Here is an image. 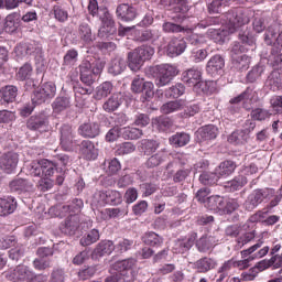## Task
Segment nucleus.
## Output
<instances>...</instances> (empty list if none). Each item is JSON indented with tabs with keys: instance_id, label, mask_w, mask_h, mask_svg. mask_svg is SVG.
<instances>
[{
	"instance_id": "obj_57",
	"label": "nucleus",
	"mask_w": 282,
	"mask_h": 282,
	"mask_svg": "<svg viewBox=\"0 0 282 282\" xmlns=\"http://www.w3.org/2000/svg\"><path fill=\"white\" fill-rule=\"evenodd\" d=\"M160 36H161L160 30L149 29L142 32L141 41H151L152 43H155V41H158Z\"/></svg>"
},
{
	"instance_id": "obj_19",
	"label": "nucleus",
	"mask_w": 282,
	"mask_h": 282,
	"mask_svg": "<svg viewBox=\"0 0 282 282\" xmlns=\"http://www.w3.org/2000/svg\"><path fill=\"white\" fill-rule=\"evenodd\" d=\"M116 13L118 19L126 22L133 21L138 14V12L135 11V8H133V6H130L128 3L119 4L117 7Z\"/></svg>"
},
{
	"instance_id": "obj_53",
	"label": "nucleus",
	"mask_w": 282,
	"mask_h": 282,
	"mask_svg": "<svg viewBox=\"0 0 282 282\" xmlns=\"http://www.w3.org/2000/svg\"><path fill=\"white\" fill-rule=\"evenodd\" d=\"M32 64L26 63L17 73L18 80H30L32 77Z\"/></svg>"
},
{
	"instance_id": "obj_4",
	"label": "nucleus",
	"mask_w": 282,
	"mask_h": 282,
	"mask_svg": "<svg viewBox=\"0 0 282 282\" xmlns=\"http://www.w3.org/2000/svg\"><path fill=\"white\" fill-rule=\"evenodd\" d=\"M153 54H155V48L149 45H142L133 52L128 53V66L132 72H138L144 61H151L153 58Z\"/></svg>"
},
{
	"instance_id": "obj_7",
	"label": "nucleus",
	"mask_w": 282,
	"mask_h": 282,
	"mask_svg": "<svg viewBox=\"0 0 282 282\" xmlns=\"http://www.w3.org/2000/svg\"><path fill=\"white\" fill-rule=\"evenodd\" d=\"M138 260L134 258H128L124 260L117 261L112 264V269L116 270L126 282H131L135 280V268Z\"/></svg>"
},
{
	"instance_id": "obj_39",
	"label": "nucleus",
	"mask_w": 282,
	"mask_h": 282,
	"mask_svg": "<svg viewBox=\"0 0 282 282\" xmlns=\"http://www.w3.org/2000/svg\"><path fill=\"white\" fill-rule=\"evenodd\" d=\"M183 109H184V101L174 100V101H169L164 104L161 107V112L169 115V113H175V111H182Z\"/></svg>"
},
{
	"instance_id": "obj_63",
	"label": "nucleus",
	"mask_w": 282,
	"mask_h": 282,
	"mask_svg": "<svg viewBox=\"0 0 282 282\" xmlns=\"http://www.w3.org/2000/svg\"><path fill=\"white\" fill-rule=\"evenodd\" d=\"M271 116L272 113H270L269 110L263 108H257L251 111V118H253V120H268V118H270Z\"/></svg>"
},
{
	"instance_id": "obj_35",
	"label": "nucleus",
	"mask_w": 282,
	"mask_h": 282,
	"mask_svg": "<svg viewBox=\"0 0 282 282\" xmlns=\"http://www.w3.org/2000/svg\"><path fill=\"white\" fill-rule=\"evenodd\" d=\"M140 147L144 155H152V153H155L160 149V143L155 140L143 139L140 141Z\"/></svg>"
},
{
	"instance_id": "obj_48",
	"label": "nucleus",
	"mask_w": 282,
	"mask_h": 282,
	"mask_svg": "<svg viewBox=\"0 0 282 282\" xmlns=\"http://www.w3.org/2000/svg\"><path fill=\"white\" fill-rule=\"evenodd\" d=\"M232 66L235 69L239 72H243L250 67V56L248 55H240L232 59Z\"/></svg>"
},
{
	"instance_id": "obj_13",
	"label": "nucleus",
	"mask_w": 282,
	"mask_h": 282,
	"mask_svg": "<svg viewBox=\"0 0 282 282\" xmlns=\"http://www.w3.org/2000/svg\"><path fill=\"white\" fill-rule=\"evenodd\" d=\"M186 47L187 45L185 39L173 37L167 44V56H170L171 58L181 56V54H184V52H186Z\"/></svg>"
},
{
	"instance_id": "obj_21",
	"label": "nucleus",
	"mask_w": 282,
	"mask_h": 282,
	"mask_svg": "<svg viewBox=\"0 0 282 282\" xmlns=\"http://www.w3.org/2000/svg\"><path fill=\"white\" fill-rule=\"evenodd\" d=\"M80 224V218L78 215H70L65 219V221L61 225V230L64 235H76V230H78V226Z\"/></svg>"
},
{
	"instance_id": "obj_59",
	"label": "nucleus",
	"mask_w": 282,
	"mask_h": 282,
	"mask_svg": "<svg viewBox=\"0 0 282 282\" xmlns=\"http://www.w3.org/2000/svg\"><path fill=\"white\" fill-rule=\"evenodd\" d=\"M208 57V51L204 48H194L191 54V61L193 63H202V61H206Z\"/></svg>"
},
{
	"instance_id": "obj_29",
	"label": "nucleus",
	"mask_w": 282,
	"mask_h": 282,
	"mask_svg": "<svg viewBox=\"0 0 282 282\" xmlns=\"http://www.w3.org/2000/svg\"><path fill=\"white\" fill-rule=\"evenodd\" d=\"M127 69V61L122 57H115L108 64V73L112 76H120Z\"/></svg>"
},
{
	"instance_id": "obj_6",
	"label": "nucleus",
	"mask_w": 282,
	"mask_h": 282,
	"mask_svg": "<svg viewBox=\"0 0 282 282\" xmlns=\"http://www.w3.org/2000/svg\"><path fill=\"white\" fill-rule=\"evenodd\" d=\"M274 197V188H264V189H254L252 194H250L243 206L246 210H254L259 204H263L264 199H272Z\"/></svg>"
},
{
	"instance_id": "obj_43",
	"label": "nucleus",
	"mask_w": 282,
	"mask_h": 282,
	"mask_svg": "<svg viewBox=\"0 0 282 282\" xmlns=\"http://www.w3.org/2000/svg\"><path fill=\"white\" fill-rule=\"evenodd\" d=\"M164 160H166V151L161 150L148 159L145 166H148V169H155V166H160L161 162H164Z\"/></svg>"
},
{
	"instance_id": "obj_54",
	"label": "nucleus",
	"mask_w": 282,
	"mask_h": 282,
	"mask_svg": "<svg viewBox=\"0 0 282 282\" xmlns=\"http://www.w3.org/2000/svg\"><path fill=\"white\" fill-rule=\"evenodd\" d=\"M26 54H35V61L39 65H43V51L41 47L36 46L35 44H28L26 45Z\"/></svg>"
},
{
	"instance_id": "obj_24",
	"label": "nucleus",
	"mask_w": 282,
	"mask_h": 282,
	"mask_svg": "<svg viewBox=\"0 0 282 282\" xmlns=\"http://www.w3.org/2000/svg\"><path fill=\"white\" fill-rule=\"evenodd\" d=\"M72 107V98L69 96H58L52 102L53 113H63V111H67Z\"/></svg>"
},
{
	"instance_id": "obj_52",
	"label": "nucleus",
	"mask_w": 282,
	"mask_h": 282,
	"mask_svg": "<svg viewBox=\"0 0 282 282\" xmlns=\"http://www.w3.org/2000/svg\"><path fill=\"white\" fill-rule=\"evenodd\" d=\"M152 124L153 127H155V129H159V131H166L167 129H171V127L173 126L171 119L166 117H158L153 119Z\"/></svg>"
},
{
	"instance_id": "obj_14",
	"label": "nucleus",
	"mask_w": 282,
	"mask_h": 282,
	"mask_svg": "<svg viewBox=\"0 0 282 282\" xmlns=\"http://www.w3.org/2000/svg\"><path fill=\"white\" fill-rule=\"evenodd\" d=\"M12 193H34V183L25 178H15L9 184Z\"/></svg>"
},
{
	"instance_id": "obj_17",
	"label": "nucleus",
	"mask_w": 282,
	"mask_h": 282,
	"mask_svg": "<svg viewBox=\"0 0 282 282\" xmlns=\"http://www.w3.org/2000/svg\"><path fill=\"white\" fill-rule=\"evenodd\" d=\"M193 268L196 272L206 274V272H210V270H215L217 268V260L204 257L194 262Z\"/></svg>"
},
{
	"instance_id": "obj_44",
	"label": "nucleus",
	"mask_w": 282,
	"mask_h": 282,
	"mask_svg": "<svg viewBox=\"0 0 282 282\" xmlns=\"http://www.w3.org/2000/svg\"><path fill=\"white\" fill-rule=\"evenodd\" d=\"M100 239V231L98 229L90 230L87 235L80 238V246L87 247L96 243Z\"/></svg>"
},
{
	"instance_id": "obj_45",
	"label": "nucleus",
	"mask_w": 282,
	"mask_h": 282,
	"mask_svg": "<svg viewBox=\"0 0 282 282\" xmlns=\"http://www.w3.org/2000/svg\"><path fill=\"white\" fill-rule=\"evenodd\" d=\"M235 268V260H227L225 261L221 267L218 269V279L217 282H223L225 279H227L228 274L230 273V270Z\"/></svg>"
},
{
	"instance_id": "obj_40",
	"label": "nucleus",
	"mask_w": 282,
	"mask_h": 282,
	"mask_svg": "<svg viewBox=\"0 0 282 282\" xmlns=\"http://www.w3.org/2000/svg\"><path fill=\"white\" fill-rule=\"evenodd\" d=\"M111 91H113V85L111 84V82H105L97 87L95 93V99L102 100V98H107V96H109Z\"/></svg>"
},
{
	"instance_id": "obj_64",
	"label": "nucleus",
	"mask_w": 282,
	"mask_h": 282,
	"mask_svg": "<svg viewBox=\"0 0 282 282\" xmlns=\"http://www.w3.org/2000/svg\"><path fill=\"white\" fill-rule=\"evenodd\" d=\"M274 113H282V96H274L270 100Z\"/></svg>"
},
{
	"instance_id": "obj_36",
	"label": "nucleus",
	"mask_w": 282,
	"mask_h": 282,
	"mask_svg": "<svg viewBox=\"0 0 282 282\" xmlns=\"http://www.w3.org/2000/svg\"><path fill=\"white\" fill-rule=\"evenodd\" d=\"M120 215H129V207L124 208H106L101 212V218L105 220L116 219V217H120Z\"/></svg>"
},
{
	"instance_id": "obj_56",
	"label": "nucleus",
	"mask_w": 282,
	"mask_h": 282,
	"mask_svg": "<svg viewBox=\"0 0 282 282\" xmlns=\"http://www.w3.org/2000/svg\"><path fill=\"white\" fill-rule=\"evenodd\" d=\"M135 151V144L132 142H123L117 145V155H129Z\"/></svg>"
},
{
	"instance_id": "obj_51",
	"label": "nucleus",
	"mask_w": 282,
	"mask_h": 282,
	"mask_svg": "<svg viewBox=\"0 0 282 282\" xmlns=\"http://www.w3.org/2000/svg\"><path fill=\"white\" fill-rule=\"evenodd\" d=\"M133 247V240L121 238L115 245V252L117 254H123V252H129V249Z\"/></svg>"
},
{
	"instance_id": "obj_8",
	"label": "nucleus",
	"mask_w": 282,
	"mask_h": 282,
	"mask_svg": "<svg viewBox=\"0 0 282 282\" xmlns=\"http://www.w3.org/2000/svg\"><path fill=\"white\" fill-rule=\"evenodd\" d=\"M54 96H56V85L52 82H47L34 90L31 100L33 105H43V102L52 100Z\"/></svg>"
},
{
	"instance_id": "obj_58",
	"label": "nucleus",
	"mask_w": 282,
	"mask_h": 282,
	"mask_svg": "<svg viewBox=\"0 0 282 282\" xmlns=\"http://www.w3.org/2000/svg\"><path fill=\"white\" fill-rule=\"evenodd\" d=\"M184 91H186V88L183 84H176L166 90V96L169 98H180V96L184 95Z\"/></svg>"
},
{
	"instance_id": "obj_12",
	"label": "nucleus",
	"mask_w": 282,
	"mask_h": 282,
	"mask_svg": "<svg viewBox=\"0 0 282 282\" xmlns=\"http://www.w3.org/2000/svg\"><path fill=\"white\" fill-rule=\"evenodd\" d=\"M48 124L50 120L44 113L31 116L26 122V127L30 131H47Z\"/></svg>"
},
{
	"instance_id": "obj_1",
	"label": "nucleus",
	"mask_w": 282,
	"mask_h": 282,
	"mask_svg": "<svg viewBox=\"0 0 282 282\" xmlns=\"http://www.w3.org/2000/svg\"><path fill=\"white\" fill-rule=\"evenodd\" d=\"M224 22V26L221 29H209L208 36L215 43H226V39H228L229 34H235L239 28L242 25H247L250 23V18L243 12L241 9H236L226 12L221 18Z\"/></svg>"
},
{
	"instance_id": "obj_22",
	"label": "nucleus",
	"mask_w": 282,
	"mask_h": 282,
	"mask_svg": "<svg viewBox=\"0 0 282 282\" xmlns=\"http://www.w3.org/2000/svg\"><path fill=\"white\" fill-rule=\"evenodd\" d=\"M82 138H96L100 135V124L97 122L83 123L78 128Z\"/></svg>"
},
{
	"instance_id": "obj_23",
	"label": "nucleus",
	"mask_w": 282,
	"mask_h": 282,
	"mask_svg": "<svg viewBox=\"0 0 282 282\" xmlns=\"http://www.w3.org/2000/svg\"><path fill=\"white\" fill-rule=\"evenodd\" d=\"M195 239H197V234H193L186 239L177 240L174 243L173 252L175 254H184V252H188V250L195 245Z\"/></svg>"
},
{
	"instance_id": "obj_26",
	"label": "nucleus",
	"mask_w": 282,
	"mask_h": 282,
	"mask_svg": "<svg viewBox=\"0 0 282 282\" xmlns=\"http://www.w3.org/2000/svg\"><path fill=\"white\" fill-rule=\"evenodd\" d=\"M7 276L9 281H25L32 276V271H30V268L20 264Z\"/></svg>"
},
{
	"instance_id": "obj_31",
	"label": "nucleus",
	"mask_w": 282,
	"mask_h": 282,
	"mask_svg": "<svg viewBox=\"0 0 282 282\" xmlns=\"http://www.w3.org/2000/svg\"><path fill=\"white\" fill-rule=\"evenodd\" d=\"M17 210V200L13 197L0 198V217L12 215Z\"/></svg>"
},
{
	"instance_id": "obj_50",
	"label": "nucleus",
	"mask_w": 282,
	"mask_h": 282,
	"mask_svg": "<svg viewBox=\"0 0 282 282\" xmlns=\"http://www.w3.org/2000/svg\"><path fill=\"white\" fill-rule=\"evenodd\" d=\"M19 14L18 13H11L7 15L6 23H4V30L6 32L12 33L17 32V28H19Z\"/></svg>"
},
{
	"instance_id": "obj_38",
	"label": "nucleus",
	"mask_w": 282,
	"mask_h": 282,
	"mask_svg": "<svg viewBox=\"0 0 282 282\" xmlns=\"http://www.w3.org/2000/svg\"><path fill=\"white\" fill-rule=\"evenodd\" d=\"M191 142V134L186 132H177L170 138V144L174 147H186Z\"/></svg>"
},
{
	"instance_id": "obj_3",
	"label": "nucleus",
	"mask_w": 282,
	"mask_h": 282,
	"mask_svg": "<svg viewBox=\"0 0 282 282\" xmlns=\"http://www.w3.org/2000/svg\"><path fill=\"white\" fill-rule=\"evenodd\" d=\"M105 69V63L97 61L95 63H89V61H83L79 65L80 80L87 87H91L100 74Z\"/></svg>"
},
{
	"instance_id": "obj_62",
	"label": "nucleus",
	"mask_w": 282,
	"mask_h": 282,
	"mask_svg": "<svg viewBox=\"0 0 282 282\" xmlns=\"http://www.w3.org/2000/svg\"><path fill=\"white\" fill-rule=\"evenodd\" d=\"M108 204L118 206L122 204V194L115 189H108Z\"/></svg>"
},
{
	"instance_id": "obj_47",
	"label": "nucleus",
	"mask_w": 282,
	"mask_h": 282,
	"mask_svg": "<svg viewBox=\"0 0 282 282\" xmlns=\"http://www.w3.org/2000/svg\"><path fill=\"white\" fill-rule=\"evenodd\" d=\"M248 184V178L246 176H237L232 181H229L226 183V188H229L231 193H235V191H240V188H243Z\"/></svg>"
},
{
	"instance_id": "obj_15",
	"label": "nucleus",
	"mask_w": 282,
	"mask_h": 282,
	"mask_svg": "<svg viewBox=\"0 0 282 282\" xmlns=\"http://www.w3.org/2000/svg\"><path fill=\"white\" fill-rule=\"evenodd\" d=\"M61 133V147L64 151H72V144H74V130L69 124H63L59 129Z\"/></svg>"
},
{
	"instance_id": "obj_49",
	"label": "nucleus",
	"mask_w": 282,
	"mask_h": 282,
	"mask_svg": "<svg viewBox=\"0 0 282 282\" xmlns=\"http://www.w3.org/2000/svg\"><path fill=\"white\" fill-rule=\"evenodd\" d=\"M19 94V88L17 86H6L2 88V98L4 102H14Z\"/></svg>"
},
{
	"instance_id": "obj_18",
	"label": "nucleus",
	"mask_w": 282,
	"mask_h": 282,
	"mask_svg": "<svg viewBox=\"0 0 282 282\" xmlns=\"http://www.w3.org/2000/svg\"><path fill=\"white\" fill-rule=\"evenodd\" d=\"M79 153L84 160H96L98 158V149L96 148V144L89 140L80 142Z\"/></svg>"
},
{
	"instance_id": "obj_41",
	"label": "nucleus",
	"mask_w": 282,
	"mask_h": 282,
	"mask_svg": "<svg viewBox=\"0 0 282 282\" xmlns=\"http://www.w3.org/2000/svg\"><path fill=\"white\" fill-rule=\"evenodd\" d=\"M235 169H237V164H235V162L225 161L221 162L219 166L216 169V173L224 177L227 175H232V173H235Z\"/></svg>"
},
{
	"instance_id": "obj_5",
	"label": "nucleus",
	"mask_w": 282,
	"mask_h": 282,
	"mask_svg": "<svg viewBox=\"0 0 282 282\" xmlns=\"http://www.w3.org/2000/svg\"><path fill=\"white\" fill-rule=\"evenodd\" d=\"M153 72L156 74V87H166L173 80V77L180 74L177 66L171 64L156 65L153 67Z\"/></svg>"
},
{
	"instance_id": "obj_11",
	"label": "nucleus",
	"mask_w": 282,
	"mask_h": 282,
	"mask_svg": "<svg viewBox=\"0 0 282 282\" xmlns=\"http://www.w3.org/2000/svg\"><path fill=\"white\" fill-rule=\"evenodd\" d=\"M19 164V154L17 152H7L0 156V169L4 173H12Z\"/></svg>"
},
{
	"instance_id": "obj_34",
	"label": "nucleus",
	"mask_w": 282,
	"mask_h": 282,
	"mask_svg": "<svg viewBox=\"0 0 282 282\" xmlns=\"http://www.w3.org/2000/svg\"><path fill=\"white\" fill-rule=\"evenodd\" d=\"M78 36L85 45L94 43V35L91 34V28L87 23H82L78 29Z\"/></svg>"
},
{
	"instance_id": "obj_20",
	"label": "nucleus",
	"mask_w": 282,
	"mask_h": 282,
	"mask_svg": "<svg viewBox=\"0 0 282 282\" xmlns=\"http://www.w3.org/2000/svg\"><path fill=\"white\" fill-rule=\"evenodd\" d=\"M226 62L221 55H214L208 62L206 66V72L210 76H217V74H221V69H224Z\"/></svg>"
},
{
	"instance_id": "obj_37",
	"label": "nucleus",
	"mask_w": 282,
	"mask_h": 282,
	"mask_svg": "<svg viewBox=\"0 0 282 282\" xmlns=\"http://www.w3.org/2000/svg\"><path fill=\"white\" fill-rule=\"evenodd\" d=\"M267 87L272 91H278L282 88V74L279 72H272L267 79Z\"/></svg>"
},
{
	"instance_id": "obj_32",
	"label": "nucleus",
	"mask_w": 282,
	"mask_h": 282,
	"mask_svg": "<svg viewBox=\"0 0 282 282\" xmlns=\"http://www.w3.org/2000/svg\"><path fill=\"white\" fill-rule=\"evenodd\" d=\"M239 200L237 198H223V205L220 213L225 215H232L236 210H239Z\"/></svg>"
},
{
	"instance_id": "obj_27",
	"label": "nucleus",
	"mask_w": 282,
	"mask_h": 282,
	"mask_svg": "<svg viewBox=\"0 0 282 282\" xmlns=\"http://www.w3.org/2000/svg\"><path fill=\"white\" fill-rule=\"evenodd\" d=\"M83 199L75 198L70 204L64 205L59 208L61 213L56 214V217H65L67 213H73V215H78L83 210Z\"/></svg>"
},
{
	"instance_id": "obj_30",
	"label": "nucleus",
	"mask_w": 282,
	"mask_h": 282,
	"mask_svg": "<svg viewBox=\"0 0 282 282\" xmlns=\"http://www.w3.org/2000/svg\"><path fill=\"white\" fill-rule=\"evenodd\" d=\"M161 3L164 6V8L173 10L176 13L181 12L184 14L185 12H188V6L186 4L185 0H161Z\"/></svg>"
},
{
	"instance_id": "obj_46",
	"label": "nucleus",
	"mask_w": 282,
	"mask_h": 282,
	"mask_svg": "<svg viewBox=\"0 0 282 282\" xmlns=\"http://www.w3.org/2000/svg\"><path fill=\"white\" fill-rule=\"evenodd\" d=\"M122 105V101L120 100V97L118 95H112L104 105L102 109L104 111H107V113H111L118 109Z\"/></svg>"
},
{
	"instance_id": "obj_61",
	"label": "nucleus",
	"mask_w": 282,
	"mask_h": 282,
	"mask_svg": "<svg viewBox=\"0 0 282 282\" xmlns=\"http://www.w3.org/2000/svg\"><path fill=\"white\" fill-rule=\"evenodd\" d=\"M281 39H282V35H279L276 37V33L272 29H268L264 34V43L267 45H272L273 43H278V45H282Z\"/></svg>"
},
{
	"instance_id": "obj_10",
	"label": "nucleus",
	"mask_w": 282,
	"mask_h": 282,
	"mask_svg": "<svg viewBox=\"0 0 282 282\" xmlns=\"http://www.w3.org/2000/svg\"><path fill=\"white\" fill-rule=\"evenodd\" d=\"M100 12L99 19L102 22V26L98 31V36H100V39H107L109 34L116 32V22L107 9L100 10Z\"/></svg>"
},
{
	"instance_id": "obj_25",
	"label": "nucleus",
	"mask_w": 282,
	"mask_h": 282,
	"mask_svg": "<svg viewBox=\"0 0 282 282\" xmlns=\"http://www.w3.org/2000/svg\"><path fill=\"white\" fill-rule=\"evenodd\" d=\"M217 238L215 236H202L196 241V248L198 252H208V250H213L217 246Z\"/></svg>"
},
{
	"instance_id": "obj_2",
	"label": "nucleus",
	"mask_w": 282,
	"mask_h": 282,
	"mask_svg": "<svg viewBox=\"0 0 282 282\" xmlns=\"http://www.w3.org/2000/svg\"><path fill=\"white\" fill-rule=\"evenodd\" d=\"M183 82L186 83L189 87H194V90L199 94L202 91L203 94H210L213 93V82H203L202 80V70L197 68H191L185 72H183L182 75Z\"/></svg>"
},
{
	"instance_id": "obj_16",
	"label": "nucleus",
	"mask_w": 282,
	"mask_h": 282,
	"mask_svg": "<svg viewBox=\"0 0 282 282\" xmlns=\"http://www.w3.org/2000/svg\"><path fill=\"white\" fill-rule=\"evenodd\" d=\"M115 248L116 247L113 245V241L111 240L100 241L94 249L91 257L93 259H100L102 257H107L111 254V252H113Z\"/></svg>"
},
{
	"instance_id": "obj_33",
	"label": "nucleus",
	"mask_w": 282,
	"mask_h": 282,
	"mask_svg": "<svg viewBox=\"0 0 282 282\" xmlns=\"http://www.w3.org/2000/svg\"><path fill=\"white\" fill-rule=\"evenodd\" d=\"M224 204V197L221 196H209L205 202V208L208 210H214L215 213H221V206Z\"/></svg>"
},
{
	"instance_id": "obj_42",
	"label": "nucleus",
	"mask_w": 282,
	"mask_h": 282,
	"mask_svg": "<svg viewBox=\"0 0 282 282\" xmlns=\"http://www.w3.org/2000/svg\"><path fill=\"white\" fill-rule=\"evenodd\" d=\"M142 241L147 246H152L155 248H160V246H162L163 243L162 237H160L158 234L153 231L145 232L144 236L142 237Z\"/></svg>"
},
{
	"instance_id": "obj_55",
	"label": "nucleus",
	"mask_w": 282,
	"mask_h": 282,
	"mask_svg": "<svg viewBox=\"0 0 282 282\" xmlns=\"http://www.w3.org/2000/svg\"><path fill=\"white\" fill-rule=\"evenodd\" d=\"M219 177L217 174L213 172H203L199 175V182L203 183L205 186H213V184H217V180Z\"/></svg>"
},
{
	"instance_id": "obj_28",
	"label": "nucleus",
	"mask_w": 282,
	"mask_h": 282,
	"mask_svg": "<svg viewBox=\"0 0 282 282\" xmlns=\"http://www.w3.org/2000/svg\"><path fill=\"white\" fill-rule=\"evenodd\" d=\"M196 138L199 142L215 140V138H217V127L213 124L204 126L196 132Z\"/></svg>"
},
{
	"instance_id": "obj_9",
	"label": "nucleus",
	"mask_w": 282,
	"mask_h": 282,
	"mask_svg": "<svg viewBox=\"0 0 282 282\" xmlns=\"http://www.w3.org/2000/svg\"><path fill=\"white\" fill-rule=\"evenodd\" d=\"M56 165L54 162L43 159L41 161H33L30 164V173L33 177H52Z\"/></svg>"
},
{
	"instance_id": "obj_60",
	"label": "nucleus",
	"mask_w": 282,
	"mask_h": 282,
	"mask_svg": "<svg viewBox=\"0 0 282 282\" xmlns=\"http://www.w3.org/2000/svg\"><path fill=\"white\" fill-rule=\"evenodd\" d=\"M265 72V68L261 65H256L252 67V69L248 73L247 79L249 83H254V80H258V78H261V74Z\"/></svg>"
}]
</instances>
